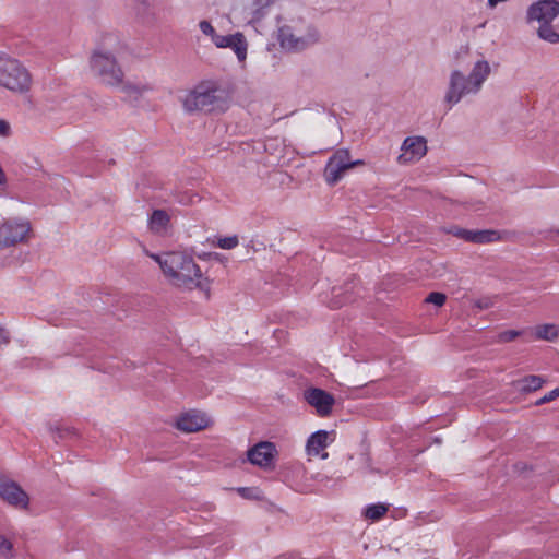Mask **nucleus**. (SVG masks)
Returning <instances> with one entry per match:
<instances>
[{
	"label": "nucleus",
	"mask_w": 559,
	"mask_h": 559,
	"mask_svg": "<svg viewBox=\"0 0 559 559\" xmlns=\"http://www.w3.org/2000/svg\"><path fill=\"white\" fill-rule=\"evenodd\" d=\"M150 257H151L154 261H156V262L159 264V266L162 267V263H163V260L165 259V254H163V255H158V254H154V253H152V254H150Z\"/></svg>",
	"instance_id": "34"
},
{
	"label": "nucleus",
	"mask_w": 559,
	"mask_h": 559,
	"mask_svg": "<svg viewBox=\"0 0 559 559\" xmlns=\"http://www.w3.org/2000/svg\"><path fill=\"white\" fill-rule=\"evenodd\" d=\"M211 421L204 413L190 411L181 414L176 420V428L180 431L191 433L203 430L210 426Z\"/></svg>",
	"instance_id": "13"
},
{
	"label": "nucleus",
	"mask_w": 559,
	"mask_h": 559,
	"mask_svg": "<svg viewBox=\"0 0 559 559\" xmlns=\"http://www.w3.org/2000/svg\"><path fill=\"white\" fill-rule=\"evenodd\" d=\"M245 490H246L245 488H240V489H239V492H241V493H242Z\"/></svg>",
	"instance_id": "39"
},
{
	"label": "nucleus",
	"mask_w": 559,
	"mask_h": 559,
	"mask_svg": "<svg viewBox=\"0 0 559 559\" xmlns=\"http://www.w3.org/2000/svg\"><path fill=\"white\" fill-rule=\"evenodd\" d=\"M263 8H257L252 11V21H259L263 16Z\"/></svg>",
	"instance_id": "33"
},
{
	"label": "nucleus",
	"mask_w": 559,
	"mask_h": 559,
	"mask_svg": "<svg viewBox=\"0 0 559 559\" xmlns=\"http://www.w3.org/2000/svg\"><path fill=\"white\" fill-rule=\"evenodd\" d=\"M489 73L490 67L487 61H478L468 78H465L460 71H453L445 100L456 104L463 95L477 92Z\"/></svg>",
	"instance_id": "2"
},
{
	"label": "nucleus",
	"mask_w": 559,
	"mask_h": 559,
	"mask_svg": "<svg viewBox=\"0 0 559 559\" xmlns=\"http://www.w3.org/2000/svg\"><path fill=\"white\" fill-rule=\"evenodd\" d=\"M559 15V1L539 0L527 9V21H536L540 24L551 23Z\"/></svg>",
	"instance_id": "9"
},
{
	"label": "nucleus",
	"mask_w": 559,
	"mask_h": 559,
	"mask_svg": "<svg viewBox=\"0 0 559 559\" xmlns=\"http://www.w3.org/2000/svg\"><path fill=\"white\" fill-rule=\"evenodd\" d=\"M388 512V507L382 503L371 504L365 510V516L370 520H379Z\"/></svg>",
	"instance_id": "22"
},
{
	"label": "nucleus",
	"mask_w": 559,
	"mask_h": 559,
	"mask_svg": "<svg viewBox=\"0 0 559 559\" xmlns=\"http://www.w3.org/2000/svg\"><path fill=\"white\" fill-rule=\"evenodd\" d=\"M132 91L139 93L138 88L136 87H130Z\"/></svg>",
	"instance_id": "37"
},
{
	"label": "nucleus",
	"mask_w": 559,
	"mask_h": 559,
	"mask_svg": "<svg viewBox=\"0 0 559 559\" xmlns=\"http://www.w3.org/2000/svg\"><path fill=\"white\" fill-rule=\"evenodd\" d=\"M200 29L202 31L203 34L205 35H209L213 38V36H215V29L214 27L212 26V24L207 21H201L200 22Z\"/></svg>",
	"instance_id": "29"
},
{
	"label": "nucleus",
	"mask_w": 559,
	"mask_h": 559,
	"mask_svg": "<svg viewBox=\"0 0 559 559\" xmlns=\"http://www.w3.org/2000/svg\"><path fill=\"white\" fill-rule=\"evenodd\" d=\"M277 449L271 441H260L247 451L248 461L264 469H272L275 466Z\"/></svg>",
	"instance_id": "7"
},
{
	"label": "nucleus",
	"mask_w": 559,
	"mask_h": 559,
	"mask_svg": "<svg viewBox=\"0 0 559 559\" xmlns=\"http://www.w3.org/2000/svg\"><path fill=\"white\" fill-rule=\"evenodd\" d=\"M451 233L453 234V236L464 241L473 243H476L477 241V230L455 227L454 229H452Z\"/></svg>",
	"instance_id": "23"
},
{
	"label": "nucleus",
	"mask_w": 559,
	"mask_h": 559,
	"mask_svg": "<svg viewBox=\"0 0 559 559\" xmlns=\"http://www.w3.org/2000/svg\"><path fill=\"white\" fill-rule=\"evenodd\" d=\"M501 239H502V236H501L500 231H498V230H495V229L477 230L476 243H478V245L497 242V241H500Z\"/></svg>",
	"instance_id": "21"
},
{
	"label": "nucleus",
	"mask_w": 559,
	"mask_h": 559,
	"mask_svg": "<svg viewBox=\"0 0 559 559\" xmlns=\"http://www.w3.org/2000/svg\"><path fill=\"white\" fill-rule=\"evenodd\" d=\"M234 40L228 48L233 49L237 59L243 62L247 58L248 43L245 35L240 32L234 34Z\"/></svg>",
	"instance_id": "17"
},
{
	"label": "nucleus",
	"mask_w": 559,
	"mask_h": 559,
	"mask_svg": "<svg viewBox=\"0 0 559 559\" xmlns=\"http://www.w3.org/2000/svg\"><path fill=\"white\" fill-rule=\"evenodd\" d=\"M5 181H7L5 175L2 170V168L0 167V185L5 183Z\"/></svg>",
	"instance_id": "36"
},
{
	"label": "nucleus",
	"mask_w": 559,
	"mask_h": 559,
	"mask_svg": "<svg viewBox=\"0 0 559 559\" xmlns=\"http://www.w3.org/2000/svg\"><path fill=\"white\" fill-rule=\"evenodd\" d=\"M328 445V432L325 430H318L312 433L306 444V450L309 455H319Z\"/></svg>",
	"instance_id": "15"
},
{
	"label": "nucleus",
	"mask_w": 559,
	"mask_h": 559,
	"mask_svg": "<svg viewBox=\"0 0 559 559\" xmlns=\"http://www.w3.org/2000/svg\"><path fill=\"white\" fill-rule=\"evenodd\" d=\"M445 300L447 296L443 293L439 292L430 293L425 299L426 302L433 304L438 307H442L445 304Z\"/></svg>",
	"instance_id": "25"
},
{
	"label": "nucleus",
	"mask_w": 559,
	"mask_h": 559,
	"mask_svg": "<svg viewBox=\"0 0 559 559\" xmlns=\"http://www.w3.org/2000/svg\"><path fill=\"white\" fill-rule=\"evenodd\" d=\"M169 223L168 214L163 210H155L150 218V226L153 230L159 231Z\"/></svg>",
	"instance_id": "19"
},
{
	"label": "nucleus",
	"mask_w": 559,
	"mask_h": 559,
	"mask_svg": "<svg viewBox=\"0 0 559 559\" xmlns=\"http://www.w3.org/2000/svg\"><path fill=\"white\" fill-rule=\"evenodd\" d=\"M238 237L237 236H229L224 238H218L217 246L222 249H233L238 246Z\"/></svg>",
	"instance_id": "27"
},
{
	"label": "nucleus",
	"mask_w": 559,
	"mask_h": 559,
	"mask_svg": "<svg viewBox=\"0 0 559 559\" xmlns=\"http://www.w3.org/2000/svg\"><path fill=\"white\" fill-rule=\"evenodd\" d=\"M91 69L107 85L122 83L123 72L111 53L95 50L91 57Z\"/></svg>",
	"instance_id": "4"
},
{
	"label": "nucleus",
	"mask_w": 559,
	"mask_h": 559,
	"mask_svg": "<svg viewBox=\"0 0 559 559\" xmlns=\"http://www.w3.org/2000/svg\"><path fill=\"white\" fill-rule=\"evenodd\" d=\"M402 151L397 157L400 164L419 160L427 153L426 140L423 136H408L403 142Z\"/></svg>",
	"instance_id": "12"
},
{
	"label": "nucleus",
	"mask_w": 559,
	"mask_h": 559,
	"mask_svg": "<svg viewBox=\"0 0 559 559\" xmlns=\"http://www.w3.org/2000/svg\"><path fill=\"white\" fill-rule=\"evenodd\" d=\"M10 124L8 121L0 119V135L1 136H9L10 135Z\"/></svg>",
	"instance_id": "31"
},
{
	"label": "nucleus",
	"mask_w": 559,
	"mask_h": 559,
	"mask_svg": "<svg viewBox=\"0 0 559 559\" xmlns=\"http://www.w3.org/2000/svg\"><path fill=\"white\" fill-rule=\"evenodd\" d=\"M162 271L170 283L189 290L199 288L209 290L207 278L191 255L182 252H167L162 263Z\"/></svg>",
	"instance_id": "1"
},
{
	"label": "nucleus",
	"mask_w": 559,
	"mask_h": 559,
	"mask_svg": "<svg viewBox=\"0 0 559 559\" xmlns=\"http://www.w3.org/2000/svg\"><path fill=\"white\" fill-rule=\"evenodd\" d=\"M521 383V391L533 392L543 386L545 380L539 376H526L519 381Z\"/></svg>",
	"instance_id": "20"
},
{
	"label": "nucleus",
	"mask_w": 559,
	"mask_h": 559,
	"mask_svg": "<svg viewBox=\"0 0 559 559\" xmlns=\"http://www.w3.org/2000/svg\"><path fill=\"white\" fill-rule=\"evenodd\" d=\"M32 75L16 59H0V86L14 94H25L31 91Z\"/></svg>",
	"instance_id": "3"
},
{
	"label": "nucleus",
	"mask_w": 559,
	"mask_h": 559,
	"mask_svg": "<svg viewBox=\"0 0 559 559\" xmlns=\"http://www.w3.org/2000/svg\"><path fill=\"white\" fill-rule=\"evenodd\" d=\"M521 334H522L521 331L507 330V331L500 332L498 334V342H500V343H510V342L514 341Z\"/></svg>",
	"instance_id": "26"
},
{
	"label": "nucleus",
	"mask_w": 559,
	"mask_h": 559,
	"mask_svg": "<svg viewBox=\"0 0 559 559\" xmlns=\"http://www.w3.org/2000/svg\"><path fill=\"white\" fill-rule=\"evenodd\" d=\"M304 397L316 408L319 416L325 417L332 413L335 399L331 393L319 388H310L304 391Z\"/></svg>",
	"instance_id": "11"
},
{
	"label": "nucleus",
	"mask_w": 559,
	"mask_h": 559,
	"mask_svg": "<svg viewBox=\"0 0 559 559\" xmlns=\"http://www.w3.org/2000/svg\"><path fill=\"white\" fill-rule=\"evenodd\" d=\"M557 397H559V388L554 389L552 391L548 392L543 397H540L536 402V405H542V404L551 402V401L556 400Z\"/></svg>",
	"instance_id": "28"
},
{
	"label": "nucleus",
	"mask_w": 559,
	"mask_h": 559,
	"mask_svg": "<svg viewBox=\"0 0 559 559\" xmlns=\"http://www.w3.org/2000/svg\"><path fill=\"white\" fill-rule=\"evenodd\" d=\"M537 35L540 39L550 44L559 43V33L554 28L551 23L540 24L537 29Z\"/></svg>",
	"instance_id": "18"
},
{
	"label": "nucleus",
	"mask_w": 559,
	"mask_h": 559,
	"mask_svg": "<svg viewBox=\"0 0 559 559\" xmlns=\"http://www.w3.org/2000/svg\"><path fill=\"white\" fill-rule=\"evenodd\" d=\"M535 336L537 340L552 342L559 336V325L552 323L537 325L535 328Z\"/></svg>",
	"instance_id": "16"
},
{
	"label": "nucleus",
	"mask_w": 559,
	"mask_h": 559,
	"mask_svg": "<svg viewBox=\"0 0 559 559\" xmlns=\"http://www.w3.org/2000/svg\"><path fill=\"white\" fill-rule=\"evenodd\" d=\"M31 230L28 222H5L0 226V249L23 241Z\"/></svg>",
	"instance_id": "10"
},
{
	"label": "nucleus",
	"mask_w": 559,
	"mask_h": 559,
	"mask_svg": "<svg viewBox=\"0 0 559 559\" xmlns=\"http://www.w3.org/2000/svg\"><path fill=\"white\" fill-rule=\"evenodd\" d=\"M0 556L5 559L14 558L13 544L4 535L0 534Z\"/></svg>",
	"instance_id": "24"
},
{
	"label": "nucleus",
	"mask_w": 559,
	"mask_h": 559,
	"mask_svg": "<svg viewBox=\"0 0 559 559\" xmlns=\"http://www.w3.org/2000/svg\"><path fill=\"white\" fill-rule=\"evenodd\" d=\"M477 306H478L479 308H483V307H484V304H477Z\"/></svg>",
	"instance_id": "38"
},
{
	"label": "nucleus",
	"mask_w": 559,
	"mask_h": 559,
	"mask_svg": "<svg viewBox=\"0 0 559 559\" xmlns=\"http://www.w3.org/2000/svg\"><path fill=\"white\" fill-rule=\"evenodd\" d=\"M362 164L361 160L352 162L347 150L336 151L329 159L324 177L329 185H335L343 176V174L354 167L355 165Z\"/></svg>",
	"instance_id": "6"
},
{
	"label": "nucleus",
	"mask_w": 559,
	"mask_h": 559,
	"mask_svg": "<svg viewBox=\"0 0 559 559\" xmlns=\"http://www.w3.org/2000/svg\"><path fill=\"white\" fill-rule=\"evenodd\" d=\"M234 38H235L234 34L228 35V38L226 39L225 45L223 46V48H228L230 46V44L233 43Z\"/></svg>",
	"instance_id": "35"
},
{
	"label": "nucleus",
	"mask_w": 559,
	"mask_h": 559,
	"mask_svg": "<svg viewBox=\"0 0 559 559\" xmlns=\"http://www.w3.org/2000/svg\"><path fill=\"white\" fill-rule=\"evenodd\" d=\"M9 343V333L2 326H0V345Z\"/></svg>",
	"instance_id": "32"
},
{
	"label": "nucleus",
	"mask_w": 559,
	"mask_h": 559,
	"mask_svg": "<svg viewBox=\"0 0 559 559\" xmlns=\"http://www.w3.org/2000/svg\"><path fill=\"white\" fill-rule=\"evenodd\" d=\"M0 498L14 508L27 509L28 495L14 480L0 475Z\"/></svg>",
	"instance_id": "8"
},
{
	"label": "nucleus",
	"mask_w": 559,
	"mask_h": 559,
	"mask_svg": "<svg viewBox=\"0 0 559 559\" xmlns=\"http://www.w3.org/2000/svg\"><path fill=\"white\" fill-rule=\"evenodd\" d=\"M217 91L218 88L213 83L198 85L186 95L182 102L185 109L189 112L213 111L219 102Z\"/></svg>",
	"instance_id": "5"
},
{
	"label": "nucleus",
	"mask_w": 559,
	"mask_h": 559,
	"mask_svg": "<svg viewBox=\"0 0 559 559\" xmlns=\"http://www.w3.org/2000/svg\"><path fill=\"white\" fill-rule=\"evenodd\" d=\"M228 38V35H218V34H215V36H213V43L214 45L217 47V48H223V46L225 45V41L226 39Z\"/></svg>",
	"instance_id": "30"
},
{
	"label": "nucleus",
	"mask_w": 559,
	"mask_h": 559,
	"mask_svg": "<svg viewBox=\"0 0 559 559\" xmlns=\"http://www.w3.org/2000/svg\"><path fill=\"white\" fill-rule=\"evenodd\" d=\"M316 39L312 37L296 36L288 25H284L278 29V41L282 48L289 51H299L305 49Z\"/></svg>",
	"instance_id": "14"
}]
</instances>
